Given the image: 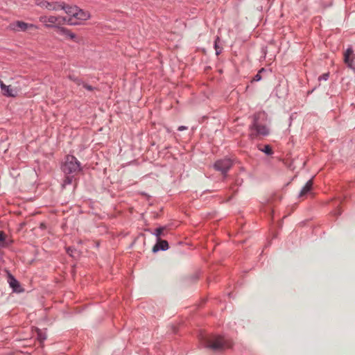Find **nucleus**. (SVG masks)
<instances>
[{
  "instance_id": "1",
  "label": "nucleus",
  "mask_w": 355,
  "mask_h": 355,
  "mask_svg": "<svg viewBox=\"0 0 355 355\" xmlns=\"http://www.w3.org/2000/svg\"><path fill=\"white\" fill-rule=\"evenodd\" d=\"M201 343L205 347L213 351H222L232 347L233 343L230 339L225 338L220 336H203L201 338Z\"/></svg>"
},
{
  "instance_id": "2",
  "label": "nucleus",
  "mask_w": 355,
  "mask_h": 355,
  "mask_svg": "<svg viewBox=\"0 0 355 355\" xmlns=\"http://www.w3.org/2000/svg\"><path fill=\"white\" fill-rule=\"evenodd\" d=\"M39 20L46 27L59 26L65 24L69 25H75L78 24L77 21H73L72 18H67L62 16H41Z\"/></svg>"
},
{
  "instance_id": "3",
  "label": "nucleus",
  "mask_w": 355,
  "mask_h": 355,
  "mask_svg": "<svg viewBox=\"0 0 355 355\" xmlns=\"http://www.w3.org/2000/svg\"><path fill=\"white\" fill-rule=\"evenodd\" d=\"M66 174H77L80 171V162L73 155H67L62 166Z\"/></svg>"
},
{
  "instance_id": "4",
  "label": "nucleus",
  "mask_w": 355,
  "mask_h": 355,
  "mask_svg": "<svg viewBox=\"0 0 355 355\" xmlns=\"http://www.w3.org/2000/svg\"><path fill=\"white\" fill-rule=\"evenodd\" d=\"M8 28L10 31H28L32 33L38 29V27L33 24H28L22 21H16L9 24Z\"/></svg>"
},
{
  "instance_id": "5",
  "label": "nucleus",
  "mask_w": 355,
  "mask_h": 355,
  "mask_svg": "<svg viewBox=\"0 0 355 355\" xmlns=\"http://www.w3.org/2000/svg\"><path fill=\"white\" fill-rule=\"evenodd\" d=\"M268 128L266 125L259 124L257 121V116H255L254 122L250 127V137L254 139L259 136H266L268 135Z\"/></svg>"
},
{
  "instance_id": "6",
  "label": "nucleus",
  "mask_w": 355,
  "mask_h": 355,
  "mask_svg": "<svg viewBox=\"0 0 355 355\" xmlns=\"http://www.w3.org/2000/svg\"><path fill=\"white\" fill-rule=\"evenodd\" d=\"M232 162L231 159H224L216 161L214 167L216 171L225 174L232 167Z\"/></svg>"
},
{
  "instance_id": "7",
  "label": "nucleus",
  "mask_w": 355,
  "mask_h": 355,
  "mask_svg": "<svg viewBox=\"0 0 355 355\" xmlns=\"http://www.w3.org/2000/svg\"><path fill=\"white\" fill-rule=\"evenodd\" d=\"M0 87L4 96L15 97L19 93V90L17 87H12L11 85H6L1 80H0Z\"/></svg>"
},
{
  "instance_id": "8",
  "label": "nucleus",
  "mask_w": 355,
  "mask_h": 355,
  "mask_svg": "<svg viewBox=\"0 0 355 355\" xmlns=\"http://www.w3.org/2000/svg\"><path fill=\"white\" fill-rule=\"evenodd\" d=\"M37 5L49 10H59L62 4L58 2H48L46 1H37Z\"/></svg>"
},
{
  "instance_id": "9",
  "label": "nucleus",
  "mask_w": 355,
  "mask_h": 355,
  "mask_svg": "<svg viewBox=\"0 0 355 355\" xmlns=\"http://www.w3.org/2000/svg\"><path fill=\"white\" fill-rule=\"evenodd\" d=\"M344 62L350 68H355V55L351 48L344 53Z\"/></svg>"
},
{
  "instance_id": "10",
  "label": "nucleus",
  "mask_w": 355,
  "mask_h": 355,
  "mask_svg": "<svg viewBox=\"0 0 355 355\" xmlns=\"http://www.w3.org/2000/svg\"><path fill=\"white\" fill-rule=\"evenodd\" d=\"M78 7L77 6H69L62 5V8L60 10H64L65 12L69 15V17H66L67 18H72L73 21H76L75 17L76 15Z\"/></svg>"
},
{
  "instance_id": "11",
  "label": "nucleus",
  "mask_w": 355,
  "mask_h": 355,
  "mask_svg": "<svg viewBox=\"0 0 355 355\" xmlns=\"http://www.w3.org/2000/svg\"><path fill=\"white\" fill-rule=\"evenodd\" d=\"M91 15L88 11L83 10L78 7L75 19L87 20L90 18Z\"/></svg>"
},
{
  "instance_id": "12",
  "label": "nucleus",
  "mask_w": 355,
  "mask_h": 355,
  "mask_svg": "<svg viewBox=\"0 0 355 355\" xmlns=\"http://www.w3.org/2000/svg\"><path fill=\"white\" fill-rule=\"evenodd\" d=\"M168 248V243L165 240H162L160 239H157V243L153 248V252H157L159 250H166Z\"/></svg>"
},
{
  "instance_id": "13",
  "label": "nucleus",
  "mask_w": 355,
  "mask_h": 355,
  "mask_svg": "<svg viewBox=\"0 0 355 355\" xmlns=\"http://www.w3.org/2000/svg\"><path fill=\"white\" fill-rule=\"evenodd\" d=\"M8 282L10 284V286L13 289L15 292H20V285L19 282L11 275H8Z\"/></svg>"
},
{
  "instance_id": "14",
  "label": "nucleus",
  "mask_w": 355,
  "mask_h": 355,
  "mask_svg": "<svg viewBox=\"0 0 355 355\" xmlns=\"http://www.w3.org/2000/svg\"><path fill=\"white\" fill-rule=\"evenodd\" d=\"M58 32L59 33V34L64 36L66 38H69L73 40H76V35L74 33L70 32L67 28H58Z\"/></svg>"
},
{
  "instance_id": "15",
  "label": "nucleus",
  "mask_w": 355,
  "mask_h": 355,
  "mask_svg": "<svg viewBox=\"0 0 355 355\" xmlns=\"http://www.w3.org/2000/svg\"><path fill=\"white\" fill-rule=\"evenodd\" d=\"M312 185H313L312 180H309L306 183L304 187L302 188V189L301 190L299 197L302 198V197L305 196L311 190Z\"/></svg>"
},
{
  "instance_id": "16",
  "label": "nucleus",
  "mask_w": 355,
  "mask_h": 355,
  "mask_svg": "<svg viewBox=\"0 0 355 355\" xmlns=\"http://www.w3.org/2000/svg\"><path fill=\"white\" fill-rule=\"evenodd\" d=\"M220 38L218 37H217L215 40V42H214V48H215V50H216V55H219L221 51H222V49H223V47L220 45Z\"/></svg>"
},
{
  "instance_id": "17",
  "label": "nucleus",
  "mask_w": 355,
  "mask_h": 355,
  "mask_svg": "<svg viewBox=\"0 0 355 355\" xmlns=\"http://www.w3.org/2000/svg\"><path fill=\"white\" fill-rule=\"evenodd\" d=\"M165 230V227H162L155 230V235L157 237V239H160L162 236H164V231Z\"/></svg>"
},
{
  "instance_id": "18",
  "label": "nucleus",
  "mask_w": 355,
  "mask_h": 355,
  "mask_svg": "<svg viewBox=\"0 0 355 355\" xmlns=\"http://www.w3.org/2000/svg\"><path fill=\"white\" fill-rule=\"evenodd\" d=\"M260 150L267 155H271L272 153V150L269 145L264 146L263 148H260Z\"/></svg>"
},
{
  "instance_id": "19",
  "label": "nucleus",
  "mask_w": 355,
  "mask_h": 355,
  "mask_svg": "<svg viewBox=\"0 0 355 355\" xmlns=\"http://www.w3.org/2000/svg\"><path fill=\"white\" fill-rule=\"evenodd\" d=\"M70 79L72 81H73L77 85H82L83 86V83H84L80 79H79L78 78H76V77L70 76Z\"/></svg>"
},
{
  "instance_id": "20",
  "label": "nucleus",
  "mask_w": 355,
  "mask_h": 355,
  "mask_svg": "<svg viewBox=\"0 0 355 355\" xmlns=\"http://www.w3.org/2000/svg\"><path fill=\"white\" fill-rule=\"evenodd\" d=\"M83 87L89 92H93L95 89V87L88 85L86 83H83Z\"/></svg>"
},
{
  "instance_id": "21",
  "label": "nucleus",
  "mask_w": 355,
  "mask_h": 355,
  "mask_svg": "<svg viewBox=\"0 0 355 355\" xmlns=\"http://www.w3.org/2000/svg\"><path fill=\"white\" fill-rule=\"evenodd\" d=\"M6 238V235L3 232H0V245H3Z\"/></svg>"
},
{
  "instance_id": "22",
  "label": "nucleus",
  "mask_w": 355,
  "mask_h": 355,
  "mask_svg": "<svg viewBox=\"0 0 355 355\" xmlns=\"http://www.w3.org/2000/svg\"><path fill=\"white\" fill-rule=\"evenodd\" d=\"M67 253H68L70 256H71V257H73V256H74V254H73V250L72 249H71L70 248H69L67 249Z\"/></svg>"
},
{
  "instance_id": "23",
  "label": "nucleus",
  "mask_w": 355,
  "mask_h": 355,
  "mask_svg": "<svg viewBox=\"0 0 355 355\" xmlns=\"http://www.w3.org/2000/svg\"><path fill=\"white\" fill-rule=\"evenodd\" d=\"M72 181V178L70 177H67L64 181L65 184H71Z\"/></svg>"
},
{
  "instance_id": "24",
  "label": "nucleus",
  "mask_w": 355,
  "mask_h": 355,
  "mask_svg": "<svg viewBox=\"0 0 355 355\" xmlns=\"http://www.w3.org/2000/svg\"><path fill=\"white\" fill-rule=\"evenodd\" d=\"M328 77H329V74L324 73L322 76L320 77V79L322 78L323 80H327Z\"/></svg>"
},
{
  "instance_id": "25",
  "label": "nucleus",
  "mask_w": 355,
  "mask_h": 355,
  "mask_svg": "<svg viewBox=\"0 0 355 355\" xmlns=\"http://www.w3.org/2000/svg\"><path fill=\"white\" fill-rule=\"evenodd\" d=\"M261 77L260 74H259V73H257V74L254 76V80L258 81V80H261Z\"/></svg>"
},
{
  "instance_id": "26",
  "label": "nucleus",
  "mask_w": 355,
  "mask_h": 355,
  "mask_svg": "<svg viewBox=\"0 0 355 355\" xmlns=\"http://www.w3.org/2000/svg\"><path fill=\"white\" fill-rule=\"evenodd\" d=\"M187 127L184 126V125H181V126H180V127L178 128V130L179 131H182V130H187Z\"/></svg>"
},
{
  "instance_id": "27",
  "label": "nucleus",
  "mask_w": 355,
  "mask_h": 355,
  "mask_svg": "<svg viewBox=\"0 0 355 355\" xmlns=\"http://www.w3.org/2000/svg\"><path fill=\"white\" fill-rule=\"evenodd\" d=\"M38 336H39L40 340H44L46 339V337L44 336H43L41 333L38 334Z\"/></svg>"
}]
</instances>
